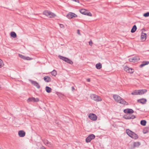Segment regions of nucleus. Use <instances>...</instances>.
<instances>
[{"instance_id":"obj_4","label":"nucleus","mask_w":149,"mask_h":149,"mask_svg":"<svg viewBox=\"0 0 149 149\" xmlns=\"http://www.w3.org/2000/svg\"><path fill=\"white\" fill-rule=\"evenodd\" d=\"M43 14L49 18H54L56 16L55 14L47 10L44 11Z\"/></svg>"},{"instance_id":"obj_15","label":"nucleus","mask_w":149,"mask_h":149,"mask_svg":"<svg viewBox=\"0 0 149 149\" xmlns=\"http://www.w3.org/2000/svg\"><path fill=\"white\" fill-rule=\"evenodd\" d=\"M18 134L19 137H23L25 136L26 133L23 130H20L18 132Z\"/></svg>"},{"instance_id":"obj_42","label":"nucleus","mask_w":149,"mask_h":149,"mask_svg":"<svg viewBox=\"0 0 149 149\" xmlns=\"http://www.w3.org/2000/svg\"><path fill=\"white\" fill-rule=\"evenodd\" d=\"M144 134H146V132H143Z\"/></svg>"},{"instance_id":"obj_33","label":"nucleus","mask_w":149,"mask_h":149,"mask_svg":"<svg viewBox=\"0 0 149 149\" xmlns=\"http://www.w3.org/2000/svg\"><path fill=\"white\" fill-rule=\"evenodd\" d=\"M143 16L145 17H147L149 16V12H148L146 13H144L143 14Z\"/></svg>"},{"instance_id":"obj_41","label":"nucleus","mask_w":149,"mask_h":149,"mask_svg":"<svg viewBox=\"0 0 149 149\" xmlns=\"http://www.w3.org/2000/svg\"><path fill=\"white\" fill-rule=\"evenodd\" d=\"M42 149H46L45 147H44L42 148Z\"/></svg>"},{"instance_id":"obj_5","label":"nucleus","mask_w":149,"mask_h":149,"mask_svg":"<svg viewBox=\"0 0 149 149\" xmlns=\"http://www.w3.org/2000/svg\"><path fill=\"white\" fill-rule=\"evenodd\" d=\"M91 98L94 101L98 102L102 100L101 98L99 96L94 94H92L90 95Z\"/></svg>"},{"instance_id":"obj_17","label":"nucleus","mask_w":149,"mask_h":149,"mask_svg":"<svg viewBox=\"0 0 149 149\" xmlns=\"http://www.w3.org/2000/svg\"><path fill=\"white\" fill-rule=\"evenodd\" d=\"M146 38V33H142L141 35V39L142 41L145 40Z\"/></svg>"},{"instance_id":"obj_20","label":"nucleus","mask_w":149,"mask_h":149,"mask_svg":"<svg viewBox=\"0 0 149 149\" xmlns=\"http://www.w3.org/2000/svg\"><path fill=\"white\" fill-rule=\"evenodd\" d=\"M147 101V100L146 99L142 98L140 99L137 100V102L142 104H145Z\"/></svg>"},{"instance_id":"obj_24","label":"nucleus","mask_w":149,"mask_h":149,"mask_svg":"<svg viewBox=\"0 0 149 149\" xmlns=\"http://www.w3.org/2000/svg\"><path fill=\"white\" fill-rule=\"evenodd\" d=\"M45 90L47 93H50L51 92L52 88L48 86H46L45 87Z\"/></svg>"},{"instance_id":"obj_13","label":"nucleus","mask_w":149,"mask_h":149,"mask_svg":"<svg viewBox=\"0 0 149 149\" xmlns=\"http://www.w3.org/2000/svg\"><path fill=\"white\" fill-rule=\"evenodd\" d=\"M123 111L125 113L128 114H131L134 112V111L132 109H125Z\"/></svg>"},{"instance_id":"obj_6","label":"nucleus","mask_w":149,"mask_h":149,"mask_svg":"<svg viewBox=\"0 0 149 149\" xmlns=\"http://www.w3.org/2000/svg\"><path fill=\"white\" fill-rule=\"evenodd\" d=\"M59 57L61 59L63 60L70 64H72L73 63V62L68 58L60 56H59Z\"/></svg>"},{"instance_id":"obj_1","label":"nucleus","mask_w":149,"mask_h":149,"mask_svg":"<svg viewBox=\"0 0 149 149\" xmlns=\"http://www.w3.org/2000/svg\"><path fill=\"white\" fill-rule=\"evenodd\" d=\"M113 97L115 100L117 102L126 105H127L128 104L127 102L118 95H113Z\"/></svg>"},{"instance_id":"obj_38","label":"nucleus","mask_w":149,"mask_h":149,"mask_svg":"<svg viewBox=\"0 0 149 149\" xmlns=\"http://www.w3.org/2000/svg\"><path fill=\"white\" fill-rule=\"evenodd\" d=\"M73 1L78 2V3H79V0H72Z\"/></svg>"},{"instance_id":"obj_9","label":"nucleus","mask_w":149,"mask_h":149,"mask_svg":"<svg viewBox=\"0 0 149 149\" xmlns=\"http://www.w3.org/2000/svg\"><path fill=\"white\" fill-rule=\"evenodd\" d=\"M140 59L139 56H135L129 58V60L130 62H137Z\"/></svg>"},{"instance_id":"obj_16","label":"nucleus","mask_w":149,"mask_h":149,"mask_svg":"<svg viewBox=\"0 0 149 149\" xmlns=\"http://www.w3.org/2000/svg\"><path fill=\"white\" fill-rule=\"evenodd\" d=\"M44 80L46 82H49L51 81V78L48 76H45L43 78Z\"/></svg>"},{"instance_id":"obj_7","label":"nucleus","mask_w":149,"mask_h":149,"mask_svg":"<svg viewBox=\"0 0 149 149\" xmlns=\"http://www.w3.org/2000/svg\"><path fill=\"white\" fill-rule=\"evenodd\" d=\"M123 117L126 119H134L136 118L135 115L132 114H127L124 115Z\"/></svg>"},{"instance_id":"obj_29","label":"nucleus","mask_w":149,"mask_h":149,"mask_svg":"<svg viewBox=\"0 0 149 149\" xmlns=\"http://www.w3.org/2000/svg\"><path fill=\"white\" fill-rule=\"evenodd\" d=\"M52 75L55 76L57 74V72L55 70H53L51 72Z\"/></svg>"},{"instance_id":"obj_18","label":"nucleus","mask_w":149,"mask_h":149,"mask_svg":"<svg viewBox=\"0 0 149 149\" xmlns=\"http://www.w3.org/2000/svg\"><path fill=\"white\" fill-rule=\"evenodd\" d=\"M19 56L21 58H22L24 60H29L31 59V58H30V57H26L21 54H19Z\"/></svg>"},{"instance_id":"obj_40","label":"nucleus","mask_w":149,"mask_h":149,"mask_svg":"<svg viewBox=\"0 0 149 149\" xmlns=\"http://www.w3.org/2000/svg\"><path fill=\"white\" fill-rule=\"evenodd\" d=\"M72 90L73 91V90H74V87L73 86H72Z\"/></svg>"},{"instance_id":"obj_31","label":"nucleus","mask_w":149,"mask_h":149,"mask_svg":"<svg viewBox=\"0 0 149 149\" xmlns=\"http://www.w3.org/2000/svg\"><path fill=\"white\" fill-rule=\"evenodd\" d=\"M129 68L128 67L125 66L124 67V69L125 71L128 72H129Z\"/></svg>"},{"instance_id":"obj_34","label":"nucleus","mask_w":149,"mask_h":149,"mask_svg":"<svg viewBox=\"0 0 149 149\" xmlns=\"http://www.w3.org/2000/svg\"><path fill=\"white\" fill-rule=\"evenodd\" d=\"M85 15H87L88 16H92V15L90 12L87 13V12H86V14H85Z\"/></svg>"},{"instance_id":"obj_32","label":"nucleus","mask_w":149,"mask_h":149,"mask_svg":"<svg viewBox=\"0 0 149 149\" xmlns=\"http://www.w3.org/2000/svg\"><path fill=\"white\" fill-rule=\"evenodd\" d=\"M134 72V70L132 68H129V72H128V73H132Z\"/></svg>"},{"instance_id":"obj_25","label":"nucleus","mask_w":149,"mask_h":149,"mask_svg":"<svg viewBox=\"0 0 149 149\" xmlns=\"http://www.w3.org/2000/svg\"><path fill=\"white\" fill-rule=\"evenodd\" d=\"M102 67V65L100 63H98L96 65V68L98 69H101Z\"/></svg>"},{"instance_id":"obj_36","label":"nucleus","mask_w":149,"mask_h":149,"mask_svg":"<svg viewBox=\"0 0 149 149\" xmlns=\"http://www.w3.org/2000/svg\"><path fill=\"white\" fill-rule=\"evenodd\" d=\"M61 28H63L64 27V26L62 24H59Z\"/></svg>"},{"instance_id":"obj_37","label":"nucleus","mask_w":149,"mask_h":149,"mask_svg":"<svg viewBox=\"0 0 149 149\" xmlns=\"http://www.w3.org/2000/svg\"><path fill=\"white\" fill-rule=\"evenodd\" d=\"M77 33L78 35H81V34L80 32V30H77Z\"/></svg>"},{"instance_id":"obj_23","label":"nucleus","mask_w":149,"mask_h":149,"mask_svg":"<svg viewBox=\"0 0 149 149\" xmlns=\"http://www.w3.org/2000/svg\"><path fill=\"white\" fill-rule=\"evenodd\" d=\"M137 29V27L136 25H134L131 30V32L132 33H134L136 31Z\"/></svg>"},{"instance_id":"obj_19","label":"nucleus","mask_w":149,"mask_h":149,"mask_svg":"<svg viewBox=\"0 0 149 149\" xmlns=\"http://www.w3.org/2000/svg\"><path fill=\"white\" fill-rule=\"evenodd\" d=\"M44 143L47 146L49 147H52V144L50 142H49L47 140H45L44 141Z\"/></svg>"},{"instance_id":"obj_39","label":"nucleus","mask_w":149,"mask_h":149,"mask_svg":"<svg viewBox=\"0 0 149 149\" xmlns=\"http://www.w3.org/2000/svg\"><path fill=\"white\" fill-rule=\"evenodd\" d=\"M86 80L88 82H90V79L89 78H88Z\"/></svg>"},{"instance_id":"obj_11","label":"nucleus","mask_w":149,"mask_h":149,"mask_svg":"<svg viewBox=\"0 0 149 149\" xmlns=\"http://www.w3.org/2000/svg\"><path fill=\"white\" fill-rule=\"evenodd\" d=\"M77 17V16L76 15L72 13H69L67 15V17L69 19H71L73 17Z\"/></svg>"},{"instance_id":"obj_28","label":"nucleus","mask_w":149,"mask_h":149,"mask_svg":"<svg viewBox=\"0 0 149 149\" xmlns=\"http://www.w3.org/2000/svg\"><path fill=\"white\" fill-rule=\"evenodd\" d=\"M10 35L11 37L13 38H15L17 37L16 33L14 32H12L10 33Z\"/></svg>"},{"instance_id":"obj_2","label":"nucleus","mask_w":149,"mask_h":149,"mask_svg":"<svg viewBox=\"0 0 149 149\" xmlns=\"http://www.w3.org/2000/svg\"><path fill=\"white\" fill-rule=\"evenodd\" d=\"M126 132L127 134L133 139H137L139 137L137 134L129 129H127Z\"/></svg>"},{"instance_id":"obj_10","label":"nucleus","mask_w":149,"mask_h":149,"mask_svg":"<svg viewBox=\"0 0 149 149\" xmlns=\"http://www.w3.org/2000/svg\"><path fill=\"white\" fill-rule=\"evenodd\" d=\"M88 117L89 118L93 120H96L97 119V116L93 113H90Z\"/></svg>"},{"instance_id":"obj_12","label":"nucleus","mask_w":149,"mask_h":149,"mask_svg":"<svg viewBox=\"0 0 149 149\" xmlns=\"http://www.w3.org/2000/svg\"><path fill=\"white\" fill-rule=\"evenodd\" d=\"M27 102H37L39 101V99L38 98H35L33 97L29 98L27 100Z\"/></svg>"},{"instance_id":"obj_21","label":"nucleus","mask_w":149,"mask_h":149,"mask_svg":"<svg viewBox=\"0 0 149 149\" xmlns=\"http://www.w3.org/2000/svg\"><path fill=\"white\" fill-rule=\"evenodd\" d=\"M149 63V61H143L142 63L140 65V67L141 68L143 67L145 65H148Z\"/></svg>"},{"instance_id":"obj_8","label":"nucleus","mask_w":149,"mask_h":149,"mask_svg":"<svg viewBox=\"0 0 149 149\" xmlns=\"http://www.w3.org/2000/svg\"><path fill=\"white\" fill-rule=\"evenodd\" d=\"M95 137V136L93 134H91L88 136L86 139L87 143L90 142L92 140L94 139Z\"/></svg>"},{"instance_id":"obj_35","label":"nucleus","mask_w":149,"mask_h":149,"mask_svg":"<svg viewBox=\"0 0 149 149\" xmlns=\"http://www.w3.org/2000/svg\"><path fill=\"white\" fill-rule=\"evenodd\" d=\"M89 45L90 46H91L93 44V42L91 40L89 42Z\"/></svg>"},{"instance_id":"obj_27","label":"nucleus","mask_w":149,"mask_h":149,"mask_svg":"<svg viewBox=\"0 0 149 149\" xmlns=\"http://www.w3.org/2000/svg\"><path fill=\"white\" fill-rule=\"evenodd\" d=\"M87 10L84 9H82L79 10L80 13L84 15H85Z\"/></svg>"},{"instance_id":"obj_3","label":"nucleus","mask_w":149,"mask_h":149,"mask_svg":"<svg viewBox=\"0 0 149 149\" xmlns=\"http://www.w3.org/2000/svg\"><path fill=\"white\" fill-rule=\"evenodd\" d=\"M147 90L146 89L135 90L131 93V94L133 95H141L144 94Z\"/></svg>"},{"instance_id":"obj_26","label":"nucleus","mask_w":149,"mask_h":149,"mask_svg":"<svg viewBox=\"0 0 149 149\" xmlns=\"http://www.w3.org/2000/svg\"><path fill=\"white\" fill-rule=\"evenodd\" d=\"M146 120H142L140 122V124L142 125L145 126L146 125Z\"/></svg>"},{"instance_id":"obj_14","label":"nucleus","mask_w":149,"mask_h":149,"mask_svg":"<svg viewBox=\"0 0 149 149\" xmlns=\"http://www.w3.org/2000/svg\"><path fill=\"white\" fill-rule=\"evenodd\" d=\"M30 81L33 85L36 86L37 88H40V85L36 81L33 80H30Z\"/></svg>"},{"instance_id":"obj_30","label":"nucleus","mask_w":149,"mask_h":149,"mask_svg":"<svg viewBox=\"0 0 149 149\" xmlns=\"http://www.w3.org/2000/svg\"><path fill=\"white\" fill-rule=\"evenodd\" d=\"M4 64L3 61L0 59V68H2Z\"/></svg>"},{"instance_id":"obj_22","label":"nucleus","mask_w":149,"mask_h":149,"mask_svg":"<svg viewBox=\"0 0 149 149\" xmlns=\"http://www.w3.org/2000/svg\"><path fill=\"white\" fill-rule=\"evenodd\" d=\"M141 145V143L139 142H134L133 143V148L138 147Z\"/></svg>"}]
</instances>
